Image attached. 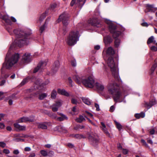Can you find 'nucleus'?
Instances as JSON below:
<instances>
[{
	"label": "nucleus",
	"mask_w": 157,
	"mask_h": 157,
	"mask_svg": "<svg viewBox=\"0 0 157 157\" xmlns=\"http://www.w3.org/2000/svg\"><path fill=\"white\" fill-rule=\"evenodd\" d=\"M13 32L16 37L20 39L16 40L10 47L6 56V59L7 61L3 63L1 69V77L2 78H6L9 76L8 75H4V68H10L18 62L20 57L19 54L18 53L13 52V49L15 46V44L19 47L27 45L29 43V40L32 38L30 36L32 33L31 32L27 33L22 30L17 29L14 30Z\"/></svg>",
	"instance_id": "1"
},
{
	"label": "nucleus",
	"mask_w": 157,
	"mask_h": 157,
	"mask_svg": "<svg viewBox=\"0 0 157 157\" xmlns=\"http://www.w3.org/2000/svg\"><path fill=\"white\" fill-rule=\"evenodd\" d=\"M105 21L106 23L108 24L109 31L113 33V36L115 39L114 41V47L117 48L121 43L120 39L117 37L121 34V33L120 31L116 30V26L111 21L108 20H106Z\"/></svg>",
	"instance_id": "2"
},
{
	"label": "nucleus",
	"mask_w": 157,
	"mask_h": 157,
	"mask_svg": "<svg viewBox=\"0 0 157 157\" xmlns=\"http://www.w3.org/2000/svg\"><path fill=\"white\" fill-rule=\"evenodd\" d=\"M117 86V85L115 83H109L108 87V90L109 93L113 95V99L116 102H121L122 101L120 100L121 94L116 88Z\"/></svg>",
	"instance_id": "3"
},
{
	"label": "nucleus",
	"mask_w": 157,
	"mask_h": 157,
	"mask_svg": "<svg viewBox=\"0 0 157 157\" xmlns=\"http://www.w3.org/2000/svg\"><path fill=\"white\" fill-rule=\"evenodd\" d=\"M80 36L78 31L76 30H72L66 40L67 44L73 46L79 40Z\"/></svg>",
	"instance_id": "4"
},
{
	"label": "nucleus",
	"mask_w": 157,
	"mask_h": 157,
	"mask_svg": "<svg viewBox=\"0 0 157 157\" xmlns=\"http://www.w3.org/2000/svg\"><path fill=\"white\" fill-rule=\"evenodd\" d=\"M107 63L111 69L113 75L115 78H118V72L117 68V66L115 64V63L111 56L109 57L107 60Z\"/></svg>",
	"instance_id": "5"
},
{
	"label": "nucleus",
	"mask_w": 157,
	"mask_h": 157,
	"mask_svg": "<svg viewBox=\"0 0 157 157\" xmlns=\"http://www.w3.org/2000/svg\"><path fill=\"white\" fill-rule=\"evenodd\" d=\"M49 81L47 80L45 82H42V80L39 78H35V89H38L42 91H44L45 88L44 87L46 85L49 83Z\"/></svg>",
	"instance_id": "6"
},
{
	"label": "nucleus",
	"mask_w": 157,
	"mask_h": 157,
	"mask_svg": "<svg viewBox=\"0 0 157 157\" xmlns=\"http://www.w3.org/2000/svg\"><path fill=\"white\" fill-rule=\"evenodd\" d=\"M96 82L94 78L92 76H90L82 80V83L84 86L90 88H93L94 87Z\"/></svg>",
	"instance_id": "7"
},
{
	"label": "nucleus",
	"mask_w": 157,
	"mask_h": 157,
	"mask_svg": "<svg viewBox=\"0 0 157 157\" xmlns=\"http://www.w3.org/2000/svg\"><path fill=\"white\" fill-rule=\"evenodd\" d=\"M62 21L63 25L65 26L67 25L68 23V17L65 13H63L61 15L57 20L58 22Z\"/></svg>",
	"instance_id": "8"
},
{
	"label": "nucleus",
	"mask_w": 157,
	"mask_h": 157,
	"mask_svg": "<svg viewBox=\"0 0 157 157\" xmlns=\"http://www.w3.org/2000/svg\"><path fill=\"white\" fill-rule=\"evenodd\" d=\"M31 61L30 54L26 53L22 57L21 59V62L23 63H27Z\"/></svg>",
	"instance_id": "9"
},
{
	"label": "nucleus",
	"mask_w": 157,
	"mask_h": 157,
	"mask_svg": "<svg viewBox=\"0 0 157 157\" xmlns=\"http://www.w3.org/2000/svg\"><path fill=\"white\" fill-rule=\"evenodd\" d=\"M46 65L45 62H40L38 65L34 69L33 72L35 73L38 71L41 72L44 69Z\"/></svg>",
	"instance_id": "10"
},
{
	"label": "nucleus",
	"mask_w": 157,
	"mask_h": 157,
	"mask_svg": "<svg viewBox=\"0 0 157 157\" xmlns=\"http://www.w3.org/2000/svg\"><path fill=\"white\" fill-rule=\"evenodd\" d=\"M34 117L31 116L29 117H23L18 120L19 123L26 122L27 121L33 122L34 120Z\"/></svg>",
	"instance_id": "11"
},
{
	"label": "nucleus",
	"mask_w": 157,
	"mask_h": 157,
	"mask_svg": "<svg viewBox=\"0 0 157 157\" xmlns=\"http://www.w3.org/2000/svg\"><path fill=\"white\" fill-rule=\"evenodd\" d=\"M90 141L91 142L92 144L94 146H96L99 143L98 138L94 137L92 136H89V137Z\"/></svg>",
	"instance_id": "12"
},
{
	"label": "nucleus",
	"mask_w": 157,
	"mask_h": 157,
	"mask_svg": "<svg viewBox=\"0 0 157 157\" xmlns=\"http://www.w3.org/2000/svg\"><path fill=\"white\" fill-rule=\"evenodd\" d=\"M62 103L61 102L58 101L56 102L55 104L52 106V109L53 112H56L58 111V108L61 106Z\"/></svg>",
	"instance_id": "13"
},
{
	"label": "nucleus",
	"mask_w": 157,
	"mask_h": 157,
	"mask_svg": "<svg viewBox=\"0 0 157 157\" xmlns=\"http://www.w3.org/2000/svg\"><path fill=\"white\" fill-rule=\"evenodd\" d=\"M146 10L145 11V12H155L154 9L155 8L157 10V8H154V5H150L147 4L146 5Z\"/></svg>",
	"instance_id": "14"
},
{
	"label": "nucleus",
	"mask_w": 157,
	"mask_h": 157,
	"mask_svg": "<svg viewBox=\"0 0 157 157\" xmlns=\"http://www.w3.org/2000/svg\"><path fill=\"white\" fill-rule=\"evenodd\" d=\"M101 127L102 130L103 132L108 136H109V133L107 129L106 128V126L104 123L103 122L101 123Z\"/></svg>",
	"instance_id": "15"
},
{
	"label": "nucleus",
	"mask_w": 157,
	"mask_h": 157,
	"mask_svg": "<svg viewBox=\"0 0 157 157\" xmlns=\"http://www.w3.org/2000/svg\"><path fill=\"white\" fill-rule=\"evenodd\" d=\"M94 87H95L98 90L103 91L104 89V87L103 85L101 83L96 82Z\"/></svg>",
	"instance_id": "16"
},
{
	"label": "nucleus",
	"mask_w": 157,
	"mask_h": 157,
	"mask_svg": "<svg viewBox=\"0 0 157 157\" xmlns=\"http://www.w3.org/2000/svg\"><path fill=\"white\" fill-rule=\"evenodd\" d=\"M75 78H74L75 82L78 84H80L82 82V80L84 79H82V76H79L78 75H76L75 76Z\"/></svg>",
	"instance_id": "17"
},
{
	"label": "nucleus",
	"mask_w": 157,
	"mask_h": 157,
	"mask_svg": "<svg viewBox=\"0 0 157 157\" xmlns=\"http://www.w3.org/2000/svg\"><path fill=\"white\" fill-rule=\"evenodd\" d=\"M14 127L20 131L24 130L25 129V126H21L17 123L14 124Z\"/></svg>",
	"instance_id": "18"
},
{
	"label": "nucleus",
	"mask_w": 157,
	"mask_h": 157,
	"mask_svg": "<svg viewBox=\"0 0 157 157\" xmlns=\"http://www.w3.org/2000/svg\"><path fill=\"white\" fill-rule=\"evenodd\" d=\"M58 92L60 94L65 95L67 97L69 96V93L64 89H58Z\"/></svg>",
	"instance_id": "19"
},
{
	"label": "nucleus",
	"mask_w": 157,
	"mask_h": 157,
	"mask_svg": "<svg viewBox=\"0 0 157 157\" xmlns=\"http://www.w3.org/2000/svg\"><path fill=\"white\" fill-rule=\"evenodd\" d=\"M57 113L61 116L60 117L57 118L56 119L58 121H62L67 119V117L63 114L59 113Z\"/></svg>",
	"instance_id": "20"
},
{
	"label": "nucleus",
	"mask_w": 157,
	"mask_h": 157,
	"mask_svg": "<svg viewBox=\"0 0 157 157\" xmlns=\"http://www.w3.org/2000/svg\"><path fill=\"white\" fill-rule=\"evenodd\" d=\"M2 18L7 24L11 25V24L10 19L9 18L8 16L4 15L2 16Z\"/></svg>",
	"instance_id": "21"
},
{
	"label": "nucleus",
	"mask_w": 157,
	"mask_h": 157,
	"mask_svg": "<svg viewBox=\"0 0 157 157\" xmlns=\"http://www.w3.org/2000/svg\"><path fill=\"white\" fill-rule=\"evenodd\" d=\"M106 53L107 55H112L115 53V52L113 48L111 47H109L106 51Z\"/></svg>",
	"instance_id": "22"
},
{
	"label": "nucleus",
	"mask_w": 157,
	"mask_h": 157,
	"mask_svg": "<svg viewBox=\"0 0 157 157\" xmlns=\"http://www.w3.org/2000/svg\"><path fill=\"white\" fill-rule=\"evenodd\" d=\"M37 125L38 128H39L42 129H47V126L44 123H38Z\"/></svg>",
	"instance_id": "23"
},
{
	"label": "nucleus",
	"mask_w": 157,
	"mask_h": 157,
	"mask_svg": "<svg viewBox=\"0 0 157 157\" xmlns=\"http://www.w3.org/2000/svg\"><path fill=\"white\" fill-rule=\"evenodd\" d=\"M86 0H77L76 5L80 7H82L86 2Z\"/></svg>",
	"instance_id": "24"
},
{
	"label": "nucleus",
	"mask_w": 157,
	"mask_h": 157,
	"mask_svg": "<svg viewBox=\"0 0 157 157\" xmlns=\"http://www.w3.org/2000/svg\"><path fill=\"white\" fill-rule=\"evenodd\" d=\"M155 103L156 102L155 100V99H152L151 101L149 103H146V105L148 109H149L152 105L155 104Z\"/></svg>",
	"instance_id": "25"
},
{
	"label": "nucleus",
	"mask_w": 157,
	"mask_h": 157,
	"mask_svg": "<svg viewBox=\"0 0 157 157\" xmlns=\"http://www.w3.org/2000/svg\"><path fill=\"white\" fill-rule=\"evenodd\" d=\"M104 41L105 44H107L108 43H110L112 42L113 40L110 37L107 36L104 37Z\"/></svg>",
	"instance_id": "26"
},
{
	"label": "nucleus",
	"mask_w": 157,
	"mask_h": 157,
	"mask_svg": "<svg viewBox=\"0 0 157 157\" xmlns=\"http://www.w3.org/2000/svg\"><path fill=\"white\" fill-rule=\"evenodd\" d=\"M59 66V61H56L53 65V69L54 71H56Z\"/></svg>",
	"instance_id": "27"
},
{
	"label": "nucleus",
	"mask_w": 157,
	"mask_h": 157,
	"mask_svg": "<svg viewBox=\"0 0 157 157\" xmlns=\"http://www.w3.org/2000/svg\"><path fill=\"white\" fill-rule=\"evenodd\" d=\"M145 116V113L143 112H141L140 113L136 114L135 115V116L137 119H139L140 118H144Z\"/></svg>",
	"instance_id": "28"
},
{
	"label": "nucleus",
	"mask_w": 157,
	"mask_h": 157,
	"mask_svg": "<svg viewBox=\"0 0 157 157\" xmlns=\"http://www.w3.org/2000/svg\"><path fill=\"white\" fill-rule=\"evenodd\" d=\"M154 38L153 36H152L149 38L148 39L147 43L148 44H149L151 43H153L154 44H155L156 41L154 40Z\"/></svg>",
	"instance_id": "29"
},
{
	"label": "nucleus",
	"mask_w": 157,
	"mask_h": 157,
	"mask_svg": "<svg viewBox=\"0 0 157 157\" xmlns=\"http://www.w3.org/2000/svg\"><path fill=\"white\" fill-rule=\"evenodd\" d=\"M92 25L94 26H96L98 27H100L101 26V25L98 22H96L95 20H93L91 22H89Z\"/></svg>",
	"instance_id": "30"
},
{
	"label": "nucleus",
	"mask_w": 157,
	"mask_h": 157,
	"mask_svg": "<svg viewBox=\"0 0 157 157\" xmlns=\"http://www.w3.org/2000/svg\"><path fill=\"white\" fill-rule=\"evenodd\" d=\"M82 100L84 103L88 105H90L91 104V101L87 98H83Z\"/></svg>",
	"instance_id": "31"
},
{
	"label": "nucleus",
	"mask_w": 157,
	"mask_h": 157,
	"mask_svg": "<svg viewBox=\"0 0 157 157\" xmlns=\"http://www.w3.org/2000/svg\"><path fill=\"white\" fill-rule=\"evenodd\" d=\"M75 120L77 122L81 123L84 121L85 119L81 115L78 118H76Z\"/></svg>",
	"instance_id": "32"
},
{
	"label": "nucleus",
	"mask_w": 157,
	"mask_h": 157,
	"mask_svg": "<svg viewBox=\"0 0 157 157\" xmlns=\"http://www.w3.org/2000/svg\"><path fill=\"white\" fill-rule=\"evenodd\" d=\"M47 94L46 93H41L39 94V99L40 100H42L47 97Z\"/></svg>",
	"instance_id": "33"
},
{
	"label": "nucleus",
	"mask_w": 157,
	"mask_h": 157,
	"mask_svg": "<svg viewBox=\"0 0 157 157\" xmlns=\"http://www.w3.org/2000/svg\"><path fill=\"white\" fill-rule=\"evenodd\" d=\"M29 77H27L24 79L22 80L21 82L20 83V85L21 86H22L24 85L25 83H26L29 80Z\"/></svg>",
	"instance_id": "34"
},
{
	"label": "nucleus",
	"mask_w": 157,
	"mask_h": 157,
	"mask_svg": "<svg viewBox=\"0 0 157 157\" xmlns=\"http://www.w3.org/2000/svg\"><path fill=\"white\" fill-rule=\"evenodd\" d=\"M57 95L56 91L55 90H53L52 91L51 94V97L52 99H55L56 98Z\"/></svg>",
	"instance_id": "35"
},
{
	"label": "nucleus",
	"mask_w": 157,
	"mask_h": 157,
	"mask_svg": "<svg viewBox=\"0 0 157 157\" xmlns=\"http://www.w3.org/2000/svg\"><path fill=\"white\" fill-rule=\"evenodd\" d=\"M48 115L52 118H57V116L56 114L52 112L48 114Z\"/></svg>",
	"instance_id": "36"
},
{
	"label": "nucleus",
	"mask_w": 157,
	"mask_h": 157,
	"mask_svg": "<svg viewBox=\"0 0 157 157\" xmlns=\"http://www.w3.org/2000/svg\"><path fill=\"white\" fill-rule=\"evenodd\" d=\"M45 13H43L40 16L39 21L40 23L42 22L46 17Z\"/></svg>",
	"instance_id": "37"
},
{
	"label": "nucleus",
	"mask_w": 157,
	"mask_h": 157,
	"mask_svg": "<svg viewBox=\"0 0 157 157\" xmlns=\"http://www.w3.org/2000/svg\"><path fill=\"white\" fill-rule=\"evenodd\" d=\"M59 3H54L51 5V8L52 9H53L54 8L58 6H59Z\"/></svg>",
	"instance_id": "38"
},
{
	"label": "nucleus",
	"mask_w": 157,
	"mask_h": 157,
	"mask_svg": "<svg viewBox=\"0 0 157 157\" xmlns=\"http://www.w3.org/2000/svg\"><path fill=\"white\" fill-rule=\"evenodd\" d=\"M40 152L42 155L44 156H46L48 155L47 152L44 150H42L40 151Z\"/></svg>",
	"instance_id": "39"
},
{
	"label": "nucleus",
	"mask_w": 157,
	"mask_h": 157,
	"mask_svg": "<svg viewBox=\"0 0 157 157\" xmlns=\"http://www.w3.org/2000/svg\"><path fill=\"white\" fill-rule=\"evenodd\" d=\"M115 123L117 128L119 130H120L122 128V127L121 125L118 122H116Z\"/></svg>",
	"instance_id": "40"
},
{
	"label": "nucleus",
	"mask_w": 157,
	"mask_h": 157,
	"mask_svg": "<svg viewBox=\"0 0 157 157\" xmlns=\"http://www.w3.org/2000/svg\"><path fill=\"white\" fill-rule=\"evenodd\" d=\"M71 103L74 104H77L79 102L77 100L74 98H72L71 99Z\"/></svg>",
	"instance_id": "41"
},
{
	"label": "nucleus",
	"mask_w": 157,
	"mask_h": 157,
	"mask_svg": "<svg viewBox=\"0 0 157 157\" xmlns=\"http://www.w3.org/2000/svg\"><path fill=\"white\" fill-rule=\"evenodd\" d=\"M151 49L153 51L156 52L157 51V48L154 46L151 47Z\"/></svg>",
	"instance_id": "42"
},
{
	"label": "nucleus",
	"mask_w": 157,
	"mask_h": 157,
	"mask_svg": "<svg viewBox=\"0 0 157 157\" xmlns=\"http://www.w3.org/2000/svg\"><path fill=\"white\" fill-rule=\"evenodd\" d=\"M71 65L73 67H75L76 65V63L75 60H73L71 61Z\"/></svg>",
	"instance_id": "43"
},
{
	"label": "nucleus",
	"mask_w": 157,
	"mask_h": 157,
	"mask_svg": "<svg viewBox=\"0 0 157 157\" xmlns=\"http://www.w3.org/2000/svg\"><path fill=\"white\" fill-rule=\"evenodd\" d=\"M72 137H75L77 138L80 139L82 137V136L81 135H80L79 134H76V135H72Z\"/></svg>",
	"instance_id": "44"
},
{
	"label": "nucleus",
	"mask_w": 157,
	"mask_h": 157,
	"mask_svg": "<svg viewBox=\"0 0 157 157\" xmlns=\"http://www.w3.org/2000/svg\"><path fill=\"white\" fill-rule=\"evenodd\" d=\"M6 146V144L3 142H0V146L3 147H4Z\"/></svg>",
	"instance_id": "45"
},
{
	"label": "nucleus",
	"mask_w": 157,
	"mask_h": 157,
	"mask_svg": "<svg viewBox=\"0 0 157 157\" xmlns=\"http://www.w3.org/2000/svg\"><path fill=\"white\" fill-rule=\"evenodd\" d=\"M45 29L44 25L42 26L40 28V31L41 33H42L44 31Z\"/></svg>",
	"instance_id": "46"
},
{
	"label": "nucleus",
	"mask_w": 157,
	"mask_h": 157,
	"mask_svg": "<svg viewBox=\"0 0 157 157\" xmlns=\"http://www.w3.org/2000/svg\"><path fill=\"white\" fill-rule=\"evenodd\" d=\"M60 129H61V131H62L64 132H66L67 131V130L64 127H60L59 128Z\"/></svg>",
	"instance_id": "47"
},
{
	"label": "nucleus",
	"mask_w": 157,
	"mask_h": 157,
	"mask_svg": "<svg viewBox=\"0 0 157 157\" xmlns=\"http://www.w3.org/2000/svg\"><path fill=\"white\" fill-rule=\"evenodd\" d=\"M157 66V65L155 64L154 65H153V66L152 67L151 69V71H152V73H153L154 72V71L155 70V68H156Z\"/></svg>",
	"instance_id": "48"
},
{
	"label": "nucleus",
	"mask_w": 157,
	"mask_h": 157,
	"mask_svg": "<svg viewBox=\"0 0 157 157\" xmlns=\"http://www.w3.org/2000/svg\"><path fill=\"white\" fill-rule=\"evenodd\" d=\"M95 107L96 108L97 111H99L100 110L99 106V105L98 104L95 103Z\"/></svg>",
	"instance_id": "49"
},
{
	"label": "nucleus",
	"mask_w": 157,
	"mask_h": 157,
	"mask_svg": "<svg viewBox=\"0 0 157 157\" xmlns=\"http://www.w3.org/2000/svg\"><path fill=\"white\" fill-rule=\"evenodd\" d=\"M3 152L4 153L6 154H9L10 152V151L9 150L6 149L3 150Z\"/></svg>",
	"instance_id": "50"
},
{
	"label": "nucleus",
	"mask_w": 157,
	"mask_h": 157,
	"mask_svg": "<svg viewBox=\"0 0 157 157\" xmlns=\"http://www.w3.org/2000/svg\"><path fill=\"white\" fill-rule=\"evenodd\" d=\"M141 142L144 145L146 146V147L148 146L146 142V141H145L143 139L141 140Z\"/></svg>",
	"instance_id": "51"
},
{
	"label": "nucleus",
	"mask_w": 157,
	"mask_h": 157,
	"mask_svg": "<svg viewBox=\"0 0 157 157\" xmlns=\"http://www.w3.org/2000/svg\"><path fill=\"white\" fill-rule=\"evenodd\" d=\"M76 0H72L70 3L71 6H73L74 4H76Z\"/></svg>",
	"instance_id": "52"
},
{
	"label": "nucleus",
	"mask_w": 157,
	"mask_h": 157,
	"mask_svg": "<svg viewBox=\"0 0 157 157\" xmlns=\"http://www.w3.org/2000/svg\"><path fill=\"white\" fill-rule=\"evenodd\" d=\"M122 152L123 154L126 155L128 153V151L127 149H123Z\"/></svg>",
	"instance_id": "53"
},
{
	"label": "nucleus",
	"mask_w": 157,
	"mask_h": 157,
	"mask_svg": "<svg viewBox=\"0 0 157 157\" xmlns=\"http://www.w3.org/2000/svg\"><path fill=\"white\" fill-rule=\"evenodd\" d=\"M114 106L112 105L111 106V107H110L109 111L111 112H113L114 111Z\"/></svg>",
	"instance_id": "54"
},
{
	"label": "nucleus",
	"mask_w": 157,
	"mask_h": 157,
	"mask_svg": "<svg viewBox=\"0 0 157 157\" xmlns=\"http://www.w3.org/2000/svg\"><path fill=\"white\" fill-rule=\"evenodd\" d=\"M24 150L25 151H31V149L29 147H26L25 148Z\"/></svg>",
	"instance_id": "55"
},
{
	"label": "nucleus",
	"mask_w": 157,
	"mask_h": 157,
	"mask_svg": "<svg viewBox=\"0 0 157 157\" xmlns=\"http://www.w3.org/2000/svg\"><path fill=\"white\" fill-rule=\"evenodd\" d=\"M35 154L34 152L31 153L28 157H35Z\"/></svg>",
	"instance_id": "56"
},
{
	"label": "nucleus",
	"mask_w": 157,
	"mask_h": 157,
	"mask_svg": "<svg viewBox=\"0 0 157 157\" xmlns=\"http://www.w3.org/2000/svg\"><path fill=\"white\" fill-rule=\"evenodd\" d=\"M13 152L14 154L15 155H17L19 153V151L17 149L14 150Z\"/></svg>",
	"instance_id": "57"
},
{
	"label": "nucleus",
	"mask_w": 157,
	"mask_h": 157,
	"mask_svg": "<svg viewBox=\"0 0 157 157\" xmlns=\"http://www.w3.org/2000/svg\"><path fill=\"white\" fill-rule=\"evenodd\" d=\"M141 25L143 26L147 27L148 24L147 22H144L141 24Z\"/></svg>",
	"instance_id": "58"
},
{
	"label": "nucleus",
	"mask_w": 157,
	"mask_h": 157,
	"mask_svg": "<svg viewBox=\"0 0 157 157\" xmlns=\"http://www.w3.org/2000/svg\"><path fill=\"white\" fill-rule=\"evenodd\" d=\"M149 132L150 134L153 135L155 133V130L154 129H152L149 131Z\"/></svg>",
	"instance_id": "59"
},
{
	"label": "nucleus",
	"mask_w": 157,
	"mask_h": 157,
	"mask_svg": "<svg viewBox=\"0 0 157 157\" xmlns=\"http://www.w3.org/2000/svg\"><path fill=\"white\" fill-rule=\"evenodd\" d=\"M54 154V152L52 151H50L48 153V155L49 156H51L53 155Z\"/></svg>",
	"instance_id": "60"
},
{
	"label": "nucleus",
	"mask_w": 157,
	"mask_h": 157,
	"mask_svg": "<svg viewBox=\"0 0 157 157\" xmlns=\"http://www.w3.org/2000/svg\"><path fill=\"white\" fill-rule=\"evenodd\" d=\"M5 127V125L3 123H0V128L1 129L4 128Z\"/></svg>",
	"instance_id": "61"
},
{
	"label": "nucleus",
	"mask_w": 157,
	"mask_h": 157,
	"mask_svg": "<svg viewBox=\"0 0 157 157\" xmlns=\"http://www.w3.org/2000/svg\"><path fill=\"white\" fill-rule=\"evenodd\" d=\"M147 142L148 143H149L151 144H153V142L152 140L149 139V138L148 139V140H147Z\"/></svg>",
	"instance_id": "62"
},
{
	"label": "nucleus",
	"mask_w": 157,
	"mask_h": 157,
	"mask_svg": "<svg viewBox=\"0 0 157 157\" xmlns=\"http://www.w3.org/2000/svg\"><path fill=\"white\" fill-rule=\"evenodd\" d=\"M6 82V81L5 80H3L0 83V85L1 86H2Z\"/></svg>",
	"instance_id": "63"
},
{
	"label": "nucleus",
	"mask_w": 157,
	"mask_h": 157,
	"mask_svg": "<svg viewBox=\"0 0 157 157\" xmlns=\"http://www.w3.org/2000/svg\"><path fill=\"white\" fill-rule=\"evenodd\" d=\"M68 80L69 82V83L72 86V81L71 78L70 77L68 78Z\"/></svg>",
	"instance_id": "64"
}]
</instances>
